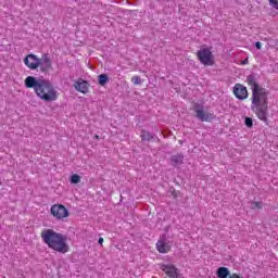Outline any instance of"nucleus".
<instances>
[{
  "label": "nucleus",
  "mask_w": 278,
  "mask_h": 278,
  "mask_svg": "<svg viewBox=\"0 0 278 278\" xmlns=\"http://www.w3.org/2000/svg\"><path fill=\"white\" fill-rule=\"evenodd\" d=\"M251 210H262V202H251Z\"/></svg>",
  "instance_id": "obj_19"
},
{
  "label": "nucleus",
  "mask_w": 278,
  "mask_h": 278,
  "mask_svg": "<svg viewBox=\"0 0 278 278\" xmlns=\"http://www.w3.org/2000/svg\"><path fill=\"white\" fill-rule=\"evenodd\" d=\"M170 162L173 166H177V164H184V155L181 154L173 155L170 157Z\"/></svg>",
  "instance_id": "obj_14"
},
{
  "label": "nucleus",
  "mask_w": 278,
  "mask_h": 278,
  "mask_svg": "<svg viewBox=\"0 0 278 278\" xmlns=\"http://www.w3.org/2000/svg\"><path fill=\"white\" fill-rule=\"evenodd\" d=\"M98 244H103V237H100L99 239H98Z\"/></svg>",
  "instance_id": "obj_23"
},
{
  "label": "nucleus",
  "mask_w": 278,
  "mask_h": 278,
  "mask_svg": "<svg viewBox=\"0 0 278 278\" xmlns=\"http://www.w3.org/2000/svg\"><path fill=\"white\" fill-rule=\"evenodd\" d=\"M96 140H99V135H94V137H93Z\"/></svg>",
  "instance_id": "obj_26"
},
{
  "label": "nucleus",
  "mask_w": 278,
  "mask_h": 278,
  "mask_svg": "<svg viewBox=\"0 0 278 278\" xmlns=\"http://www.w3.org/2000/svg\"><path fill=\"white\" fill-rule=\"evenodd\" d=\"M71 184H79L81 181V176L73 174L70 179Z\"/></svg>",
  "instance_id": "obj_16"
},
{
  "label": "nucleus",
  "mask_w": 278,
  "mask_h": 278,
  "mask_svg": "<svg viewBox=\"0 0 278 278\" xmlns=\"http://www.w3.org/2000/svg\"><path fill=\"white\" fill-rule=\"evenodd\" d=\"M26 88H34L35 94L41 101H46V103H51L53 101H58V90H55V86L49 79L39 78L37 79L34 76H28L24 80Z\"/></svg>",
  "instance_id": "obj_2"
},
{
  "label": "nucleus",
  "mask_w": 278,
  "mask_h": 278,
  "mask_svg": "<svg viewBox=\"0 0 278 278\" xmlns=\"http://www.w3.org/2000/svg\"><path fill=\"white\" fill-rule=\"evenodd\" d=\"M197 58L204 66H214V54L210 48H202L197 52Z\"/></svg>",
  "instance_id": "obj_6"
},
{
  "label": "nucleus",
  "mask_w": 278,
  "mask_h": 278,
  "mask_svg": "<svg viewBox=\"0 0 278 278\" xmlns=\"http://www.w3.org/2000/svg\"><path fill=\"white\" fill-rule=\"evenodd\" d=\"M254 47H255L258 51L262 50V42L256 41V42L254 43Z\"/></svg>",
  "instance_id": "obj_21"
},
{
  "label": "nucleus",
  "mask_w": 278,
  "mask_h": 278,
  "mask_svg": "<svg viewBox=\"0 0 278 278\" xmlns=\"http://www.w3.org/2000/svg\"><path fill=\"white\" fill-rule=\"evenodd\" d=\"M132 84H135V86H140V84H142V79L140 78V76H134L131 78Z\"/></svg>",
  "instance_id": "obj_18"
},
{
  "label": "nucleus",
  "mask_w": 278,
  "mask_h": 278,
  "mask_svg": "<svg viewBox=\"0 0 278 278\" xmlns=\"http://www.w3.org/2000/svg\"><path fill=\"white\" fill-rule=\"evenodd\" d=\"M193 112L195 113V118L202 123H212L216 118L214 114L205 113V108L199 102L194 103Z\"/></svg>",
  "instance_id": "obj_5"
},
{
  "label": "nucleus",
  "mask_w": 278,
  "mask_h": 278,
  "mask_svg": "<svg viewBox=\"0 0 278 278\" xmlns=\"http://www.w3.org/2000/svg\"><path fill=\"white\" fill-rule=\"evenodd\" d=\"M233 94L236 99H239V101H244L249 99V91L242 84H237L233 87Z\"/></svg>",
  "instance_id": "obj_8"
},
{
  "label": "nucleus",
  "mask_w": 278,
  "mask_h": 278,
  "mask_svg": "<svg viewBox=\"0 0 278 278\" xmlns=\"http://www.w3.org/2000/svg\"><path fill=\"white\" fill-rule=\"evenodd\" d=\"M269 5H271L274 10H278V0H269Z\"/></svg>",
  "instance_id": "obj_20"
},
{
  "label": "nucleus",
  "mask_w": 278,
  "mask_h": 278,
  "mask_svg": "<svg viewBox=\"0 0 278 278\" xmlns=\"http://www.w3.org/2000/svg\"><path fill=\"white\" fill-rule=\"evenodd\" d=\"M36 61L28 59V64H34Z\"/></svg>",
  "instance_id": "obj_24"
},
{
  "label": "nucleus",
  "mask_w": 278,
  "mask_h": 278,
  "mask_svg": "<svg viewBox=\"0 0 278 278\" xmlns=\"http://www.w3.org/2000/svg\"><path fill=\"white\" fill-rule=\"evenodd\" d=\"M108 81H110L108 74H100L98 76V84H100V86H105Z\"/></svg>",
  "instance_id": "obj_15"
},
{
  "label": "nucleus",
  "mask_w": 278,
  "mask_h": 278,
  "mask_svg": "<svg viewBox=\"0 0 278 278\" xmlns=\"http://www.w3.org/2000/svg\"><path fill=\"white\" fill-rule=\"evenodd\" d=\"M161 269L167 275V277L179 278V269H177L174 265H162Z\"/></svg>",
  "instance_id": "obj_10"
},
{
  "label": "nucleus",
  "mask_w": 278,
  "mask_h": 278,
  "mask_svg": "<svg viewBox=\"0 0 278 278\" xmlns=\"http://www.w3.org/2000/svg\"><path fill=\"white\" fill-rule=\"evenodd\" d=\"M156 249L159 253H168L170 251V243L165 240H159L156 242Z\"/></svg>",
  "instance_id": "obj_11"
},
{
  "label": "nucleus",
  "mask_w": 278,
  "mask_h": 278,
  "mask_svg": "<svg viewBox=\"0 0 278 278\" xmlns=\"http://www.w3.org/2000/svg\"><path fill=\"white\" fill-rule=\"evenodd\" d=\"M217 278H229L231 277V271L227 267H219L216 271Z\"/></svg>",
  "instance_id": "obj_12"
},
{
  "label": "nucleus",
  "mask_w": 278,
  "mask_h": 278,
  "mask_svg": "<svg viewBox=\"0 0 278 278\" xmlns=\"http://www.w3.org/2000/svg\"><path fill=\"white\" fill-rule=\"evenodd\" d=\"M258 79L260 75L257 74L247 76V83L251 86L252 90L251 110H253L260 121L268 125V90L260 86Z\"/></svg>",
  "instance_id": "obj_1"
},
{
  "label": "nucleus",
  "mask_w": 278,
  "mask_h": 278,
  "mask_svg": "<svg viewBox=\"0 0 278 278\" xmlns=\"http://www.w3.org/2000/svg\"><path fill=\"white\" fill-rule=\"evenodd\" d=\"M242 64H249V60H244V61H242Z\"/></svg>",
  "instance_id": "obj_25"
},
{
  "label": "nucleus",
  "mask_w": 278,
  "mask_h": 278,
  "mask_svg": "<svg viewBox=\"0 0 278 278\" xmlns=\"http://www.w3.org/2000/svg\"><path fill=\"white\" fill-rule=\"evenodd\" d=\"M229 278H242V277H240V275L238 274H231Z\"/></svg>",
  "instance_id": "obj_22"
},
{
  "label": "nucleus",
  "mask_w": 278,
  "mask_h": 278,
  "mask_svg": "<svg viewBox=\"0 0 278 278\" xmlns=\"http://www.w3.org/2000/svg\"><path fill=\"white\" fill-rule=\"evenodd\" d=\"M41 238L49 249L58 253H68V244L64 235L55 232L53 229H47L41 232Z\"/></svg>",
  "instance_id": "obj_3"
},
{
  "label": "nucleus",
  "mask_w": 278,
  "mask_h": 278,
  "mask_svg": "<svg viewBox=\"0 0 278 278\" xmlns=\"http://www.w3.org/2000/svg\"><path fill=\"white\" fill-rule=\"evenodd\" d=\"M244 123H245V126L248 127V129L253 128V118H251V117H245V118H244Z\"/></svg>",
  "instance_id": "obj_17"
},
{
  "label": "nucleus",
  "mask_w": 278,
  "mask_h": 278,
  "mask_svg": "<svg viewBox=\"0 0 278 278\" xmlns=\"http://www.w3.org/2000/svg\"><path fill=\"white\" fill-rule=\"evenodd\" d=\"M50 214L58 220H62V218H68L71 213L68 212V208L64 206V204H54L50 208Z\"/></svg>",
  "instance_id": "obj_7"
},
{
  "label": "nucleus",
  "mask_w": 278,
  "mask_h": 278,
  "mask_svg": "<svg viewBox=\"0 0 278 278\" xmlns=\"http://www.w3.org/2000/svg\"><path fill=\"white\" fill-rule=\"evenodd\" d=\"M74 88L75 90H77V92H81L83 94H88L90 83H88V80H84V78H79L74 84Z\"/></svg>",
  "instance_id": "obj_9"
},
{
  "label": "nucleus",
  "mask_w": 278,
  "mask_h": 278,
  "mask_svg": "<svg viewBox=\"0 0 278 278\" xmlns=\"http://www.w3.org/2000/svg\"><path fill=\"white\" fill-rule=\"evenodd\" d=\"M24 64L30 68V71H36V68H40L41 73H49L52 68L51 58L48 54H43L41 59H39L36 54H28L24 59Z\"/></svg>",
  "instance_id": "obj_4"
},
{
  "label": "nucleus",
  "mask_w": 278,
  "mask_h": 278,
  "mask_svg": "<svg viewBox=\"0 0 278 278\" xmlns=\"http://www.w3.org/2000/svg\"><path fill=\"white\" fill-rule=\"evenodd\" d=\"M140 137H141L142 142H151V140H153V138H154L153 134H151L147 130H141Z\"/></svg>",
  "instance_id": "obj_13"
}]
</instances>
